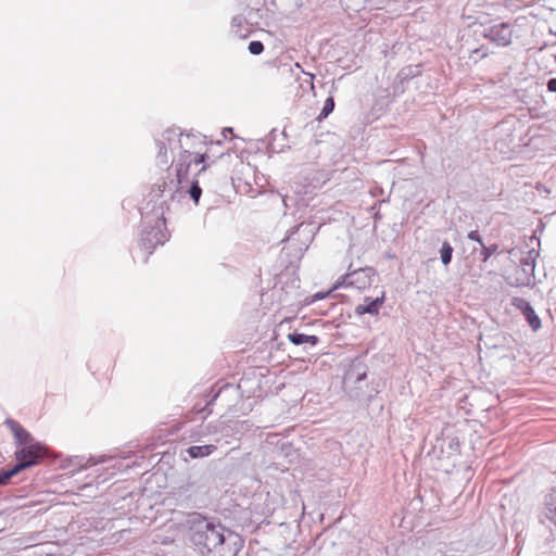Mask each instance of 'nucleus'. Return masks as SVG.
I'll return each mask as SVG.
<instances>
[{"instance_id": "b1692460", "label": "nucleus", "mask_w": 556, "mask_h": 556, "mask_svg": "<svg viewBox=\"0 0 556 556\" xmlns=\"http://www.w3.org/2000/svg\"><path fill=\"white\" fill-rule=\"evenodd\" d=\"M539 255H540L539 250L532 248V249L528 250L527 255L525 257H522L521 260L536 264V258L539 257Z\"/></svg>"}, {"instance_id": "f03ea898", "label": "nucleus", "mask_w": 556, "mask_h": 556, "mask_svg": "<svg viewBox=\"0 0 556 556\" xmlns=\"http://www.w3.org/2000/svg\"><path fill=\"white\" fill-rule=\"evenodd\" d=\"M188 539L202 556H236L243 540L214 517L193 511L187 515Z\"/></svg>"}, {"instance_id": "6e6552de", "label": "nucleus", "mask_w": 556, "mask_h": 556, "mask_svg": "<svg viewBox=\"0 0 556 556\" xmlns=\"http://www.w3.org/2000/svg\"><path fill=\"white\" fill-rule=\"evenodd\" d=\"M522 271L523 278H515L514 280L508 281L510 286L514 287H530L534 283V271L535 264L520 260V267L518 268Z\"/></svg>"}, {"instance_id": "ea45409f", "label": "nucleus", "mask_w": 556, "mask_h": 556, "mask_svg": "<svg viewBox=\"0 0 556 556\" xmlns=\"http://www.w3.org/2000/svg\"><path fill=\"white\" fill-rule=\"evenodd\" d=\"M287 240L290 242V241L293 240V238L292 237H288Z\"/></svg>"}, {"instance_id": "58836bf2", "label": "nucleus", "mask_w": 556, "mask_h": 556, "mask_svg": "<svg viewBox=\"0 0 556 556\" xmlns=\"http://www.w3.org/2000/svg\"><path fill=\"white\" fill-rule=\"evenodd\" d=\"M215 144H216V146H220V144H222V141H219V140H218V141H216V142H215Z\"/></svg>"}, {"instance_id": "4468645a", "label": "nucleus", "mask_w": 556, "mask_h": 556, "mask_svg": "<svg viewBox=\"0 0 556 556\" xmlns=\"http://www.w3.org/2000/svg\"><path fill=\"white\" fill-rule=\"evenodd\" d=\"M215 450L216 446L213 444L192 445L187 450V453L191 458H201L211 455Z\"/></svg>"}, {"instance_id": "0eeeda50", "label": "nucleus", "mask_w": 556, "mask_h": 556, "mask_svg": "<svg viewBox=\"0 0 556 556\" xmlns=\"http://www.w3.org/2000/svg\"><path fill=\"white\" fill-rule=\"evenodd\" d=\"M386 301V292L382 291L380 296L370 298L365 296L364 303L358 304L355 307V315L361 317L365 314H369L371 316H377L380 313V309Z\"/></svg>"}, {"instance_id": "a19ab883", "label": "nucleus", "mask_w": 556, "mask_h": 556, "mask_svg": "<svg viewBox=\"0 0 556 556\" xmlns=\"http://www.w3.org/2000/svg\"><path fill=\"white\" fill-rule=\"evenodd\" d=\"M555 60H556V55H555Z\"/></svg>"}, {"instance_id": "1a4fd4ad", "label": "nucleus", "mask_w": 556, "mask_h": 556, "mask_svg": "<svg viewBox=\"0 0 556 556\" xmlns=\"http://www.w3.org/2000/svg\"><path fill=\"white\" fill-rule=\"evenodd\" d=\"M5 425L9 427L15 439L16 445L23 446L30 442H34L33 435L16 420L8 418Z\"/></svg>"}, {"instance_id": "473e14b6", "label": "nucleus", "mask_w": 556, "mask_h": 556, "mask_svg": "<svg viewBox=\"0 0 556 556\" xmlns=\"http://www.w3.org/2000/svg\"><path fill=\"white\" fill-rule=\"evenodd\" d=\"M226 132H230V134H232V132H233V128H231V127H225V128L223 129V135H224L225 137H226Z\"/></svg>"}, {"instance_id": "c756f323", "label": "nucleus", "mask_w": 556, "mask_h": 556, "mask_svg": "<svg viewBox=\"0 0 556 556\" xmlns=\"http://www.w3.org/2000/svg\"><path fill=\"white\" fill-rule=\"evenodd\" d=\"M288 294H289V293H288V291H286V292H285V294L279 295V301H280L281 303H286V302H288V301H289V299H288Z\"/></svg>"}, {"instance_id": "aec40b11", "label": "nucleus", "mask_w": 556, "mask_h": 556, "mask_svg": "<svg viewBox=\"0 0 556 556\" xmlns=\"http://www.w3.org/2000/svg\"><path fill=\"white\" fill-rule=\"evenodd\" d=\"M513 305L517 309H519L522 313V315H525L528 311L533 308L531 303L528 300L523 299V298H514L513 299Z\"/></svg>"}, {"instance_id": "dca6fc26", "label": "nucleus", "mask_w": 556, "mask_h": 556, "mask_svg": "<svg viewBox=\"0 0 556 556\" xmlns=\"http://www.w3.org/2000/svg\"><path fill=\"white\" fill-rule=\"evenodd\" d=\"M334 106H336L334 97L333 96L327 97L316 119L318 122H323L324 119H326L333 112Z\"/></svg>"}, {"instance_id": "39448f33", "label": "nucleus", "mask_w": 556, "mask_h": 556, "mask_svg": "<svg viewBox=\"0 0 556 556\" xmlns=\"http://www.w3.org/2000/svg\"><path fill=\"white\" fill-rule=\"evenodd\" d=\"M482 35L497 47H508L513 40V28L509 23L501 22L485 27Z\"/></svg>"}, {"instance_id": "423d86ee", "label": "nucleus", "mask_w": 556, "mask_h": 556, "mask_svg": "<svg viewBox=\"0 0 556 556\" xmlns=\"http://www.w3.org/2000/svg\"><path fill=\"white\" fill-rule=\"evenodd\" d=\"M460 444L456 437L438 438L432 447L438 458H451L459 454Z\"/></svg>"}, {"instance_id": "c85d7f7f", "label": "nucleus", "mask_w": 556, "mask_h": 556, "mask_svg": "<svg viewBox=\"0 0 556 556\" xmlns=\"http://www.w3.org/2000/svg\"><path fill=\"white\" fill-rule=\"evenodd\" d=\"M242 23V20L240 16H235L232 17L231 20V26L235 27V26H240Z\"/></svg>"}, {"instance_id": "412c9836", "label": "nucleus", "mask_w": 556, "mask_h": 556, "mask_svg": "<svg viewBox=\"0 0 556 556\" xmlns=\"http://www.w3.org/2000/svg\"><path fill=\"white\" fill-rule=\"evenodd\" d=\"M263 377H265V374L262 368L251 369L250 371L243 374L239 382H243V380L249 381L251 379H258V382H261V378Z\"/></svg>"}, {"instance_id": "2eb2a0df", "label": "nucleus", "mask_w": 556, "mask_h": 556, "mask_svg": "<svg viewBox=\"0 0 556 556\" xmlns=\"http://www.w3.org/2000/svg\"><path fill=\"white\" fill-rule=\"evenodd\" d=\"M453 253H454V248L452 247V244L447 240L443 241L442 245L439 250V254H440L441 263L445 267H447L452 263Z\"/></svg>"}, {"instance_id": "cd10ccee", "label": "nucleus", "mask_w": 556, "mask_h": 556, "mask_svg": "<svg viewBox=\"0 0 556 556\" xmlns=\"http://www.w3.org/2000/svg\"><path fill=\"white\" fill-rule=\"evenodd\" d=\"M232 386H235V387H236L237 391L240 393V396H242V397H243V396H244V392H245V391H243V390L241 389V384H240V383H237V384H224V387H225V388H227V387H232Z\"/></svg>"}, {"instance_id": "7c9ffc66", "label": "nucleus", "mask_w": 556, "mask_h": 556, "mask_svg": "<svg viewBox=\"0 0 556 556\" xmlns=\"http://www.w3.org/2000/svg\"><path fill=\"white\" fill-rule=\"evenodd\" d=\"M515 278H523L522 277V271L520 269H517L516 274L511 278H509L508 281L514 280Z\"/></svg>"}, {"instance_id": "4be33fe9", "label": "nucleus", "mask_w": 556, "mask_h": 556, "mask_svg": "<svg viewBox=\"0 0 556 556\" xmlns=\"http://www.w3.org/2000/svg\"><path fill=\"white\" fill-rule=\"evenodd\" d=\"M336 289H333V287L328 290L327 292H316L315 294H313L312 296H307L305 298L304 300V305H309L316 301H319V300H323V299H326L328 296L331 295V293L334 291Z\"/></svg>"}, {"instance_id": "bb28decb", "label": "nucleus", "mask_w": 556, "mask_h": 556, "mask_svg": "<svg viewBox=\"0 0 556 556\" xmlns=\"http://www.w3.org/2000/svg\"><path fill=\"white\" fill-rule=\"evenodd\" d=\"M222 390H223V388H220L218 391L214 392V394L211 396V399L206 402V406H210L213 404V402L218 397Z\"/></svg>"}, {"instance_id": "7ed1b4c3", "label": "nucleus", "mask_w": 556, "mask_h": 556, "mask_svg": "<svg viewBox=\"0 0 556 556\" xmlns=\"http://www.w3.org/2000/svg\"><path fill=\"white\" fill-rule=\"evenodd\" d=\"M14 454L16 464L8 470L0 471V485L8 484L12 477L24 469L38 465L47 456V447L34 440V442L20 446Z\"/></svg>"}, {"instance_id": "2f4dec72", "label": "nucleus", "mask_w": 556, "mask_h": 556, "mask_svg": "<svg viewBox=\"0 0 556 556\" xmlns=\"http://www.w3.org/2000/svg\"><path fill=\"white\" fill-rule=\"evenodd\" d=\"M294 66H295L296 68L301 70V72L305 74V72L302 70V67H301V65H300L299 63H295V64H294ZM306 75H308V76H309L311 80H313V79H314V75H313V74H311V73H306Z\"/></svg>"}, {"instance_id": "e433bc0d", "label": "nucleus", "mask_w": 556, "mask_h": 556, "mask_svg": "<svg viewBox=\"0 0 556 556\" xmlns=\"http://www.w3.org/2000/svg\"><path fill=\"white\" fill-rule=\"evenodd\" d=\"M276 144H286V143H285V141L281 142V141L278 140V141H276Z\"/></svg>"}, {"instance_id": "6ab92c4d", "label": "nucleus", "mask_w": 556, "mask_h": 556, "mask_svg": "<svg viewBox=\"0 0 556 556\" xmlns=\"http://www.w3.org/2000/svg\"><path fill=\"white\" fill-rule=\"evenodd\" d=\"M498 250V244L497 243H493V244H490V245H481V251H480V256H481V261L483 263H486L490 257L495 254Z\"/></svg>"}, {"instance_id": "a878e982", "label": "nucleus", "mask_w": 556, "mask_h": 556, "mask_svg": "<svg viewBox=\"0 0 556 556\" xmlns=\"http://www.w3.org/2000/svg\"><path fill=\"white\" fill-rule=\"evenodd\" d=\"M339 304L336 302H330L327 309L321 312V315H329L331 311L338 308Z\"/></svg>"}, {"instance_id": "f3484780", "label": "nucleus", "mask_w": 556, "mask_h": 556, "mask_svg": "<svg viewBox=\"0 0 556 556\" xmlns=\"http://www.w3.org/2000/svg\"><path fill=\"white\" fill-rule=\"evenodd\" d=\"M279 282L283 283V286L281 287V291L285 290V288H292L294 290H298L300 289V278L295 275V274H292V276L289 277L288 274H281L279 276Z\"/></svg>"}, {"instance_id": "ddd939ff", "label": "nucleus", "mask_w": 556, "mask_h": 556, "mask_svg": "<svg viewBox=\"0 0 556 556\" xmlns=\"http://www.w3.org/2000/svg\"><path fill=\"white\" fill-rule=\"evenodd\" d=\"M279 137H281V141H287L286 130H282L280 134H278V130L276 128H273L269 132V142L267 147L269 152L282 153L286 151V149L290 148L288 144H276V141H278Z\"/></svg>"}, {"instance_id": "c9c22d12", "label": "nucleus", "mask_w": 556, "mask_h": 556, "mask_svg": "<svg viewBox=\"0 0 556 556\" xmlns=\"http://www.w3.org/2000/svg\"><path fill=\"white\" fill-rule=\"evenodd\" d=\"M301 231H304V225H303V224H301V225L298 227V229H296L295 233L301 232Z\"/></svg>"}, {"instance_id": "9d476101", "label": "nucleus", "mask_w": 556, "mask_h": 556, "mask_svg": "<svg viewBox=\"0 0 556 556\" xmlns=\"http://www.w3.org/2000/svg\"><path fill=\"white\" fill-rule=\"evenodd\" d=\"M420 73L418 70V66L408 65L403 68H401L395 77L394 80V93L396 92H403L404 86L415 76H417Z\"/></svg>"}, {"instance_id": "20e7f679", "label": "nucleus", "mask_w": 556, "mask_h": 556, "mask_svg": "<svg viewBox=\"0 0 556 556\" xmlns=\"http://www.w3.org/2000/svg\"><path fill=\"white\" fill-rule=\"evenodd\" d=\"M376 270L372 267L366 266L352 270V265L349 266V271L341 276L333 285V289L354 287L358 290L366 289L371 285L372 277Z\"/></svg>"}, {"instance_id": "9b49d317", "label": "nucleus", "mask_w": 556, "mask_h": 556, "mask_svg": "<svg viewBox=\"0 0 556 556\" xmlns=\"http://www.w3.org/2000/svg\"><path fill=\"white\" fill-rule=\"evenodd\" d=\"M543 515L556 526V486L544 495Z\"/></svg>"}, {"instance_id": "4c0bfd02", "label": "nucleus", "mask_w": 556, "mask_h": 556, "mask_svg": "<svg viewBox=\"0 0 556 556\" xmlns=\"http://www.w3.org/2000/svg\"><path fill=\"white\" fill-rule=\"evenodd\" d=\"M216 382H217V383L224 382V379H223V378H220V379H218Z\"/></svg>"}, {"instance_id": "393cba45", "label": "nucleus", "mask_w": 556, "mask_h": 556, "mask_svg": "<svg viewBox=\"0 0 556 556\" xmlns=\"http://www.w3.org/2000/svg\"><path fill=\"white\" fill-rule=\"evenodd\" d=\"M467 238L471 241L477 242L480 247L484 244L483 238L481 237L478 230H470L467 235Z\"/></svg>"}, {"instance_id": "f257e3e1", "label": "nucleus", "mask_w": 556, "mask_h": 556, "mask_svg": "<svg viewBox=\"0 0 556 556\" xmlns=\"http://www.w3.org/2000/svg\"><path fill=\"white\" fill-rule=\"evenodd\" d=\"M154 142L157 148V165L168 167L169 151L176 178L154 184L140 203L141 229L132 258L143 264L157 247L164 245L170 238L165 216L170 211L172 203L180 202L186 195L195 205L200 203L203 186L210 174L208 150L203 151L202 146L214 143L207 142L205 136H184L178 127L165 129L154 138Z\"/></svg>"}, {"instance_id": "a211bd4d", "label": "nucleus", "mask_w": 556, "mask_h": 556, "mask_svg": "<svg viewBox=\"0 0 556 556\" xmlns=\"http://www.w3.org/2000/svg\"><path fill=\"white\" fill-rule=\"evenodd\" d=\"M525 319L527 320L529 327L532 329V331H538L542 327V321L539 315L535 313L534 308H531L523 315Z\"/></svg>"}, {"instance_id": "5701e85b", "label": "nucleus", "mask_w": 556, "mask_h": 556, "mask_svg": "<svg viewBox=\"0 0 556 556\" xmlns=\"http://www.w3.org/2000/svg\"><path fill=\"white\" fill-rule=\"evenodd\" d=\"M264 43L261 40H252L249 42L248 50L252 55H260L264 52Z\"/></svg>"}, {"instance_id": "72a5a7b5", "label": "nucleus", "mask_w": 556, "mask_h": 556, "mask_svg": "<svg viewBox=\"0 0 556 556\" xmlns=\"http://www.w3.org/2000/svg\"><path fill=\"white\" fill-rule=\"evenodd\" d=\"M366 378V374L363 372V374H359L357 379H356V382H359L361 380L365 379Z\"/></svg>"}, {"instance_id": "f8f14e48", "label": "nucleus", "mask_w": 556, "mask_h": 556, "mask_svg": "<svg viewBox=\"0 0 556 556\" xmlns=\"http://www.w3.org/2000/svg\"><path fill=\"white\" fill-rule=\"evenodd\" d=\"M288 340L294 345L309 344L311 346H316L320 342L318 336L306 334L298 331L290 332L288 334Z\"/></svg>"}, {"instance_id": "f704fd0d", "label": "nucleus", "mask_w": 556, "mask_h": 556, "mask_svg": "<svg viewBox=\"0 0 556 556\" xmlns=\"http://www.w3.org/2000/svg\"><path fill=\"white\" fill-rule=\"evenodd\" d=\"M307 250V245L305 248H299V257H301L304 253V251Z\"/></svg>"}]
</instances>
